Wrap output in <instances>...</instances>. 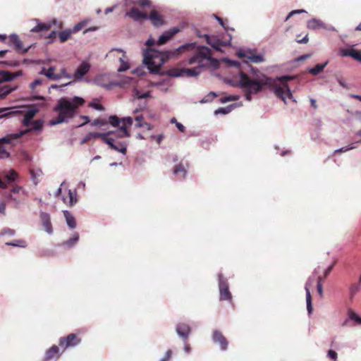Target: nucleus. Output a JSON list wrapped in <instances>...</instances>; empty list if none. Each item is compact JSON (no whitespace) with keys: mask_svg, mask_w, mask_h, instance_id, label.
<instances>
[{"mask_svg":"<svg viewBox=\"0 0 361 361\" xmlns=\"http://www.w3.org/2000/svg\"><path fill=\"white\" fill-rule=\"evenodd\" d=\"M360 288L361 285L360 283L353 284L350 288V295L353 296L356 294L360 290Z\"/></svg>","mask_w":361,"mask_h":361,"instance_id":"de8ad7c7","label":"nucleus"},{"mask_svg":"<svg viewBox=\"0 0 361 361\" xmlns=\"http://www.w3.org/2000/svg\"><path fill=\"white\" fill-rule=\"evenodd\" d=\"M237 99L236 97L234 96H228V97H224L221 98V103H226L230 101H235Z\"/></svg>","mask_w":361,"mask_h":361,"instance_id":"5fc2aeb1","label":"nucleus"},{"mask_svg":"<svg viewBox=\"0 0 361 361\" xmlns=\"http://www.w3.org/2000/svg\"><path fill=\"white\" fill-rule=\"evenodd\" d=\"M173 173L177 176L180 175V178H184L186 174V170L182 164H178L175 166Z\"/></svg>","mask_w":361,"mask_h":361,"instance_id":"4c0bfd02","label":"nucleus"},{"mask_svg":"<svg viewBox=\"0 0 361 361\" xmlns=\"http://www.w3.org/2000/svg\"><path fill=\"white\" fill-rule=\"evenodd\" d=\"M206 42L216 50H221V42L214 36L205 35Z\"/></svg>","mask_w":361,"mask_h":361,"instance_id":"bb28decb","label":"nucleus"},{"mask_svg":"<svg viewBox=\"0 0 361 361\" xmlns=\"http://www.w3.org/2000/svg\"><path fill=\"white\" fill-rule=\"evenodd\" d=\"M90 69V65L87 62H82L76 69L74 73V78L75 80H80L85 75Z\"/></svg>","mask_w":361,"mask_h":361,"instance_id":"aec40b11","label":"nucleus"},{"mask_svg":"<svg viewBox=\"0 0 361 361\" xmlns=\"http://www.w3.org/2000/svg\"><path fill=\"white\" fill-rule=\"evenodd\" d=\"M42 83V81L41 80L39 79H37V80H35L31 84H30V87L32 89H34L35 88V87H37V85H41Z\"/></svg>","mask_w":361,"mask_h":361,"instance_id":"69168bd1","label":"nucleus"},{"mask_svg":"<svg viewBox=\"0 0 361 361\" xmlns=\"http://www.w3.org/2000/svg\"><path fill=\"white\" fill-rule=\"evenodd\" d=\"M90 106L97 109V110H99V111H103L104 109V106L101 104H99V103H90Z\"/></svg>","mask_w":361,"mask_h":361,"instance_id":"4d7b16f0","label":"nucleus"},{"mask_svg":"<svg viewBox=\"0 0 361 361\" xmlns=\"http://www.w3.org/2000/svg\"><path fill=\"white\" fill-rule=\"evenodd\" d=\"M11 88H8V87H4L0 88V99L6 97L9 93L12 92Z\"/></svg>","mask_w":361,"mask_h":361,"instance_id":"37998d69","label":"nucleus"},{"mask_svg":"<svg viewBox=\"0 0 361 361\" xmlns=\"http://www.w3.org/2000/svg\"><path fill=\"white\" fill-rule=\"evenodd\" d=\"M135 5H137L142 8H149L151 6V1L149 0H135L133 1Z\"/></svg>","mask_w":361,"mask_h":361,"instance_id":"a19ab883","label":"nucleus"},{"mask_svg":"<svg viewBox=\"0 0 361 361\" xmlns=\"http://www.w3.org/2000/svg\"><path fill=\"white\" fill-rule=\"evenodd\" d=\"M170 52H161L154 49L147 48L143 54V62L151 72L157 73L168 60Z\"/></svg>","mask_w":361,"mask_h":361,"instance_id":"20e7f679","label":"nucleus"},{"mask_svg":"<svg viewBox=\"0 0 361 361\" xmlns=\"http://www.w3.org/2000/svg\"><path fill=\"white\" fill-rule=\"evenodd\" d=\"M110 135H114L116 137H117L116 130V131H108L106 133H101L99 138L106 144L109 145V147L115 151L121 152L125 154L126 153L127 149L126 147L122 146L119 147L114 144L115 140L113 137H110Z\"/></svg>","mask_w":361,"mask_h":361,"instance_id":"0eeeda50","label":"nucleus"},{"mask_svg":"<svg viewBox=\"0 0 361 361\" xmlns=\"http://www.w3.org/2000/svg\"><path fill=\"white\" fill-rule=\"evenodd\" d=\"M81 338L76 334H70L67 336L59 338V345L63 349L73 348L80 343Z\"/></svg>","mask_w":361,"mask_h":361,"instance_id":"6e6552de","label":"nucleus"},{"mask_svg":"<svg viewBox=\"0 0 361 361\" xmlns=\"http://www.w3.org/2000/svg\"><path fill=\"white\" fill-rule=\"evenodd\" d=\"M11 134L6 135L4 137L0 139V158L8 157L9 153L6 151L4 147V144H11L13 140H18V138H14L11 137Z\"/></svg>","mask_w":361,"mask_h":361,"instance_id":"6ab92c4d","label":"nucleus"},{"mask_svg":"<svg viewBox=\"0 0 361 361\" xmlns=\"http://www.w3.org/2000/svg\"><path fill=\"white\" fill-rule=\"evenodd\" d=\"M108 123H109L114 127H118L120 123H121V119H120L116 116H111L109 118Z\"/></svg>","mask_w":361,"mask_h":361,"instance_id":"58836bf2","label":"nucleus"},{"mask_svg":"<svg viewBox=\"0 0 361 361\" xmlns=\"http://www.w3.org/2000/svg\"><path fill=\"white\" fill-rule=\"evenodd\" d=\"M349 318L352 320L355 321L357 323L361 324V317H359L356 313H355L353 310H349L348 312Z\"/></svg>","mask_w":361,"mask_h":361,"instance_id":"a18cd8bd","label":"nucleus"},{"mask_svg":"<svg viewBox=\"0 0 361 361\" xmlns=\"http://www.w3.org/2000/svg\"><path fill=\"white\" fill-rule=\"evenodd\" d=\"M351 57L361 62V51L354 49H351Z\"/></svg>","mask_w":361,"mask_h":361,"instance_id":"c03bdc74","label":"nucleus"},{"mask_svg":"<svg viewBox=\"0 0 361 361\" xmlns=\"http://www.w3.org/2000/svg\"><path fill=\"white\" fill-rule=\"evenodd\" d=\"M305 12V10H294V11H292L291 12H290L288 13V15L287 16V17L285 19V21H287L292 16H293L294 14H296V13H304Z\"/></svg>","mask_w":361,"mask_h":361,"instance_id":"6e6d98bb","label":"nucleus"},{"mask_svg":"<svg viewBox=\"0 0 361 361\" xmlns=\"http://www.w3.org/2000/svg\"><path fill=\"white\" fill-rule=\"evenodd\" d=\"M85 103L83 98L77 96L73 98L61 97L53 109L54 112L58 113V116L50 121V124L54 126L68 122L77 114L79 107Z\"/></svg>","mask_w":361,"mask_h":361,"instance_id":"7ed1b4c3","label":"nucleus"},{"mask_svg":"<svg viewBox=\"0 0 361 361\" xmlns=\"http://www.w3.org/2000/svg\"><path fill=\"white\" fill-rule=\"evenodd\" d=\"M87 22H88V20H84L77 23L76 25H74V27H73V30H71V31L73 32V33L80 31L86 25Z\"/></svg>","mask_w":361,"mask_h":361,"instance_id":"79ce46f5","label":"nucleus"},{"mask_svg":"<svg viewBox=\"0 0 361 361\" xmlns=\"http://www.w3.org/2000/svg\"><path fill=\"white\" fill-rule=\"evenodd\" d=\"M38 111V109L36 108L30 109L26 111L22 121L23 125L26 127L30 126L31 125L32 119L35 116Z\"/></svg>","mask_w":361,"mask_h":361,"instance_id":"b1692460","label":"nucleus"},{"mask_svg":"<svg viewBox=\"0 0 361 361\" xmlns=\"http://www.w3.org/2000/svg\"><path fill=\"white\" fill-rule=\"evenodd\" d=\"M59 357V348L57 345H52L46 353L43 361H49L54 358Z\"/></svg>","mask_w":361,"mask_h":361,"instance_id":"5701e85b","label":"nucleus"},{"mask_svg":"<svg viewBox=\"0 0 361 361\" xmlns=\"http://www.w3.org/2000/svg\"><path fill=\"white\" fill-rule=\"evenodd\" d=\"M126 16L137 22H141L144 20H147L148 18V15L146 13L140 11L136 7L130 8L126 12Z\"/></svg>","mask_w":361,"mask_h":361,"instance_id":"9b49d317","label":"nucleus"},{"mask_svg":"<svg viewBox=\"0 0 361 361\" xmlns=\"http://www.w3.org/2000/svg\"><path fill=\"white\" fill-rule=\"evenodd\" d=\"M30 173L34 183L37 184L39 181V177L42 175V171L40 169H30Z\"/></svg>","mask_w":361,"mask_h":361,"instance_id":"473e14b6","label":"nucleus"},{"mask_svg":"<svg viewBox=\"0 0 361 361\" xmlns=\"http://www.w3.org/2000/svg\"><path fill=\"white\" fill-rule=\"evenodd\" d=\"M110 135H114L116 137H117L116 130V131H108L106 133H101L99 138L106 144L109 145V147L115 151L121 152L125 154L126 153L127 149L126 147L122 146L119 147L114 144L115 140L113 137H110Z\"/></svg>","mask_w":361,"mask_h":361,"instance_id":"423d86ee","label":"nucleus"},{"mask_svg":"<svg viewBox=\"0 0 361 361\" xmlns=\"http://www.w3.org/2000/svg\"><path fill=\"white\" fill-rule=\"evenodd\" d=\"M307 27L311 30H317L323 27L324 25L320 20L312 18L307 22Z\"/></svg>","mask_w":361,"mask_h":361,"instance_id":"2f4dec72","label":"nucleus"},{"mask_svg":"<svg viewBox=\"0 0 361 361\" xmlns=\"http://www.w3.org/2000/svg\"><path fill=\"white\" fill-rule=\"evenodd\" d=\"M0 213L3 215L6 214V204L3 202H0Z\"/></svg>","mask_w":361,"mask_h":361,"instance_id":"774afa93","label":"nucleus"},{"mask_svg":"<svg viewBox=\"0 0 361 361\" xmlns=\"http://www.w3.org/2000/svg\"><path fill=\"white\" fill-rule=\"evenodd\" d=\"M317 293L321 298L323 297V286L322 283H317Z\"/></svg>","mask_w":361,"mask_h":361,"instance_id":"680f3d73","label":"nucleus"},{"mask_svg":"<svg viewBox=\"0 0 361 361\" xmlns=\"http://www.w3.org/2000/svg\"><path fill=\"white\" fill-rule=\"evenodd\" d=\"M104 76H99L95 79V83L100 87L105 88L106 90H111L113 87L116 85L115 82H104Z\"/></svg>","mask_w":361,"mask_h":361,"instance_id":"a878e982","label":"nucleus"},{"mask_svg":"<svg viewBox=\"0 0 361 361\" xmlns=\"http://www.w3.org/2000/svg\"><path fill=\"white\" fill-rule=\"evenodd\" d=\"M310 286L308 282L306 283L305 285V290H306V302H307V309L308 312L310 314L312 312V297L310 291Z\"/></svg>","mask_w":361,"mask_h":361,"instance_id":"7c9ffc66","label":"nucleus"},{"mask_svg":"<svg viewBox=\"0 0 361 361\" xmlns=\"http://www.w3.org/2000/svg\"><path fill=\"white\" fill-rule=\"evenodd\" d=\"M300 35H298L297 36V42H298L299 44H306L309 41V39H308V35H306L302 39H300Z\"/></svg>","mask_w":361,"mask_h":361,"instance_id":"13d9d810","label":"nucleus"},{"mask_svg":"<svg viewBox=\"0 0 361 361\" xmlns=\"http://www.w3.org/2000/svg\"><path fill=\"white\" fill-rule=\"evenodd\" d=\"M101 133H89L80 141L82 145L86 144L92 139L99 138Z\"/></svg>","mask_w":361,"mask_h":361,"instance_id":"f704fd0d","label":"nucleus"},{"mask_svg":"<svg viewBox=\"0 0 361 361\" xmlns=\"http://www.w3.org/2000/svg\"><path fill=\"white\" fill-rule=\"evenodd\" d=\"M18 176V173L15 171H11L10 173L6 176V178L8 181H14Z\"/></svg>","mask_w":361,"mask_h":361,"instance_id":"8fccbe9b","label":"nucleus"},{"mask_svg":"<svg viewBox=\"0 0 361 361\" xmlns=\"http://www.w3.org/2000/svg\"><path fill=\"white\" fill-rule=\"evenodd\" d=\"M6 245L8 246L19 247L23 248L26 247L27 245L26 241L23 239H17L11 242H7L6 243Z\"/></svg>","mask_w":361,"mask_h":361,"instance_id":"72a5a7b5","label":"nucleus"},{"mask_svg":"<svg viewBox=\"0 0 361 361\" xmlns=\"http://www.w3.org/2000/svg\"><path fill=\"white\" fill-rule=\"evenodd\" d=\"M106 124H108V121H107V120H106L104 118H97V119L94 120L91 123V125L94 126H105Z\"/></svg>","mask_w":361,"mask_h":361,"instance_id":"49530a36","label":"nucleus"},{"mask_svg":"<svg viewBox=\"0 0 361 361\" xmlns=\"http://www.w3.org/2000/svg\"><path fill=\"white\" fill-rule=\"evenodd\" d=\"M135 120L136 121V126L138 128L144 127L145 126V121L144 118L142 116H137L135 118Z\"/></svg>","mask_w":361,"mask_h":361,"instance_id":"09e8293b","label":"nucleus"},{"mask_svg":"<svg viewBox=\"0 0 361 361\" xmlns=\"http://www.w3.org/2000/svg\"><path fill=\"white\" fill-rule=\"evenodd\" d=\"M239 76V85L244 90L245 99L248 101L252 99V94H257L262 91L264 86H268L271 89L274 94L284 103H286V98H293V94L287 84V81L291 79L289 76L277 78V80L281 82L282 85H277L275 81L264 75L251 78L246 73L241 71Z\"/></svg>","mask_w":361,"mask_h":361,"instance_id":"f257e3e1","label":"nucleus"},{"mask_svg":"<svg viewBox=\"0 0 361 361\" xmlns=\"http://www.w3.org/2000/svg\"><path fill=\"white\" fill-rule=\"evenodd\" d=\"M216 20L219 22L220 25L225 29L228 30V27L226 25L225 21L218 16H216Z\"/></svg>","mask_w":361,"mask_h":361,"instance_id":"338daca9","label":"nucleus"},{"mask_svg":"<svg viewBox=\"0 0 361 361\" xmlns=\"http://www.w3.org/2000/svg\"><path fill=\"white\" fill-rule=\"evenodd\" d=\"M172 355L171 350H168L164 355V357L161 359V361H168Z\"/></svg>","mask_w":361,"mask_h":361,"instance_id":"e2e57ef3","label":"nucleus"},{"mask_svg":"<svg viewBox=\"0 0 361 361\" xmlns=\"http://www.w3.org/2000/svg\"><path fill=\"white\" fill-rule=\"evenodd\" d=\"M51 23H39L33 28L31 29V32H39L44 31H48L51 29Z\"/></svg>","mask_w":361,"mask_h":361,"instance_id":"c756f323","label":"nucleus"},{"mask_svg":"<svg viewBox=\"0 0 361 361\" xmlns=\"http://www.w3.org/2000/svg\"><path fill=\"white\" fill-rule=\"evenodd\" d=\"M340 55L342 57L351 56V49H342L340 50Z\"/></svg>","mask_w":361,"mask_h":361,"instance_id":"864d4df0","label":"nucleus"},{"mask_svg":"<svg viewBox=\"0 0 361 361\" xmlns=\"http://www.w3.org/2000/svg\"><path fill=\"white\" fill-rule=\"evenodd\" d=\"M178 335L182 338L183 341L188 339L189 335L191 332L190 326L185 323H179L176 328Z\"/></svg>","mask_w":361,"mask_h":361,"instance_id":"4468645a","label":"nucleus"},{"mask_svg":"<svg viewBox=\"0 0 361 361\" xmlns=\"http://www.w3.org/2000/svg\"><path fill=\"white\" fill-rule=\"evenodd\" d=\"M55 68L49 67L47 70L43 68L41 71V74L45 75L50 80H59L61 78V74H56L54 73Z\"/></svg>","mask_w":361,"mask_h":361,"instance_id":"393cba45","label":"nucleus"},{"mask_svg":"<svg viewBox=\"0 0 361 361\" xmlns=\"http://www.w3.org/2000/svg\"><path fill=\"white\" fill-rule=\"evenodd\" d=\"M44 121L42 119L36 120L31 122L32 127L25 130H20L16 133H11V137L14 138H20L23 135H26L31 131L41 132L43 128Z\"/></svg>","mask_w":361,"mask_h":361,"instance_id":"1a4fd4ad","label":"nucleus"},{"mask_svg":"<svg viewBox=\"0 0 361 361\" xmlns=\"http://www.w3.org/2000/svg\"><path fill=\"white\" fill-rule=\"evenodd\" d=\"M336 262H334L331 266H329L325 271H324V278H326L328 276V275L331 273V271H332L334 265H335Z\"/></svg>","mask_w":361,"mask_h":361,"instance_id":"bf43d9fd","label":"nucleus"},{"mask_svg":"<svg viewBox=\"0 0 361 361\" xmlns=\"http://www.w3.org/2000/svg\"><path fill=\"white\" fill-rule=\"evenodd\" d=\"M61 199L68 207H73L78 202L76 190H68L67 195H63Z\"/></svg>","mask_w":361,"mask_h":361,"instance_id":"f3484780","label":"nucleus"},{"mask_svg":"<svg viewBox=\"0 0 361 361\" xmlns=\"http://www.w3.org/2000/svg\"><path fill=\"white\" fill-rule=\"evenodd\" d=\"M212 339L215 343L219 345L221 350H227L228 341L221 331L218 330L214 331L212 334Z\"/></svg>","mask_w":361,"mask_h":361,"instance_id":"f8f14e48","label":"nucleus"},{"mask_svg":"<svg viewBox=\"0 0 361 361\" xmlns=\"http://www.w3.org/2000/svg\"><path fill=\"white\" fill-rule=\"evenodd\" d=\"M72 34H73V32L70 29L65 30L63 31L60 32L59 34L60 41L61 42H66L71 37Z\"/></svg>","mask_w":361,"mask_h":361,"instance_id":"e433bc0d","label":"nucleus"},{"mask_svg":"<svg viewBox=\"0 0 361 361\" xmlns=\"http://www.w3.org/2000/svg\"><path fill=\"white\" fill-rule=\"evenodd\" d=\"M185 51H192V55L189 59L188 63L192 65L198 63V66L193 68L172 69L169 71V75L173 77L187 76L194 77L198 75L202 68L214 67L219 66L217 59L212 56V51L204 46H197L196 43H190L180 47L176 51L178 54Z\"/></svg>","mask_w":361,"mask_h":361,"instance_id":"f03ea898","label":"nucleus"},{"mask_svg":"<svg viewBox=\"0 0 361 361\" xmlns=\"http://www.w3.org/2000/svg\"><path fill=\"white\" fill-rule=\"evenodd\" d=\"M121 122L123 126L116 130L117 137L119 138L130 137V135L127 128L133 124V118L130 116L125 117L121 119Z\"/></svg>","mask_w":361,"mask_h":361,"instance_id":"9d476101","label":"nucleus"},{"mask_svg":"<svg viewBox=\"0 0 361 361\" xmlns=\"http://www.w3.org/2000/svg\"><path fill=\"white\" fill-rule=\"evenodd\" d=\"M180 32V29L178 27H173L166 32H164L159 38L157 44L159 45L166 43L171 39L176 34Z\"/></svg>","mask_w":361,"mask_h":361,"instance_id":"a211bd4d","label":"nucleus"},{"mask_svg":"<svg viewBox=\"0 0 361 361\" xmlns=\"http://www.w3.org/2000/svg\"><path fill=\"white\" fill-rule=\"evenodd\" d=\"M15 233H16V231L9 228H5L1 231V235H14Z\"/></svg>","mask_w":361,"mask_h":361,"instance_id":"3c124183","label":"nucleus"},{"mask_svg":"<svg viewBox=\"0 0 361 361\" xmlns=\"http://www.w3.org/2000/svg\"><path fill=\"white\" fill-rule=\"evenodd\" d=\"M218 282L220 300H227L231 302L232 295L229 290L228 283L227 279L222 274H218Z\"/></svg>","mask_w":361,"mask_h":361,"instance_id":"39448f33","label":"nucleus"},{"mask_svg":"<svg viewBox=\"0 0 361 361\" xmlns=\"http://www.w3.org/2000/svg\"><path fill=\"white\" fill-rule=\"evenodd\" d=\"M230 112V109L228 108H219L216 111H215V114H226Z\"/></svg>","mask_w":361,"mask_h":361,"instance_id":"052dcab7","label":"nucleus"},{"mask_svg":"<svg viewBox=\"0 0 361 361\" xmlns=\"http://www.w3.org/2000/svg\"><path fill=\"white\" fill-rule=\"evenodd\" d=\"M7 51H0V57L2 58L5 56ZM13 76L7 71H0V81H9L13 80Z\"/></svg>","mask_w":361,"mask_h":361,"instance_id":"c85d7f7f","label":"nucleus"},{"mask_svg":"<svg viewBox=\"0 0 361 361\" xmlns=\"http://www.w3.org/2000/svg\"><path fill=\"white\" fill-rule=\"evenodd\" d=\"M40 220L46 232L48 233L49 234L52 233L53 228L51 223L50 215L46 212H41Z\"/></svg>","mask_w":361,"mask_h":361,"instance_id":"412c9836","label":"nucleus"},{"mask_svg":"<svg viewBox=\"0 0 361 361\" xmlns=\"http://www.w3.org/2000/svg\"><path fill=\"white\" fill-rule=\"evenodd\" d=\"M154 27H160L164 24V20L162 16L157 11L152 9L149 15H148V18Z\"/></svg>","mask_w":361,"mask_h":361,"instance_id":"2eb2a0df","label":"nucleus"},{"mask_svg":"<svg viewBox=\"0 0 361 361\" xmlns=\"http://www.w3.org/2000/svg\"><path fill=\"white\" fill-rule=\"evenodd\" d=\"M238 56L240 58H247L253 63H260L264 61V58L261 55L254 54L251 52L238 51Z\"/></svg>","mask_w":361,"mask_h":361,"instance_id":"4be33fe9","label":"nucleus"},{"mask_svg":"<svg viewBox=\"0 0 361 361\" xmlns=\"http://www.w3.org/2000/svg\"><path fill=\"white\" fill-rule=\"evenodd\" d=\"M354 147H341L338 149H336L335 150L334 152V154H337V153H340V152H347L351 149H353Z\"/></svg>","mask_w":361,"mask_h":361,"instance_id":"0e129e2a","label":"nucleus"},{"mask_svg":"<svg viewBox=\"0 0 361 361\" xmlns=\"http://www.w3.org/2000/svg\"><path fill=\"white\" fill-rule=\"evenodd\" d=\"M79 239V234L78 233H74L73 236L63 243L64 245L68 247H72Z\"/></svg>","mask_w":361,"mask_h":361,"instance_id":"ea45409f","label":"nucleus"},{"mask_svg":"<svg viewBox=\"0 0 361 361\" xmlns=\"http://www.w3.org/2000/svg\"><path fill=\"white\" fill-rule=\"evenodd\" d=\"M327 357L334 361H336L338 355L336 351L333 350H329L327 353Z\"/></svg>","mask_w":361,"mask_h":361,"instance_id":"603ef678","label":"nucleus"},{"mask_svg":"<svg viewBox=\"0 0 361 361\" xmlns=\"http://www.w3.org/2000/svg\"><path fill=\"white\" fill-rule=\"evenodd\" d=\"M327 63L328 62H325L323 64H317L314 68L309 70V73H310L313 75H317L324 70Z\"/></svg>","mask_w":361,"mask_h":361,"instance_id":"c9c22d12","label":"nucleus"},{"mask_svg":"<svg viewBox=\"0 0 361 361\" xmlns=\"http://www.w3.org/2000/svg\"><path fill=\"white\" fill-rule=\"evenodd\" d=\"M63 215L68 227L70 228H75L76 227V221L75 217L67 210L63 211Z\"/></svg>","mask_w":361,"mask_h":361,"instance_id":"cd10ccee","label":"nucleus"},{"mask_svg":"<svg viewBox=\"0 0 361 361\" xmlns=\"http://www.w3.org/2000/svg\"><path fill=\"white\" fill-rule=\"evenodd\" d=\"M8 44L10 45H13L15 47L16 51L18 52L26 53L29 49V48L23 49V42L20 39L19 37L16 35H11L9 37Z\"/></svg>","mask_w":361,"mask_h":361,"instance_id":"dca6fc26","label":"nucleus"},{"mask_svg":"<svg viewBox=\"0 0 361 361\" xmlns=\"http://www.w3.org/2000/svg\"><path fill=\"white\" fill-rule=\"evenodd\" d=\"M116 52L118 54H122L121 56H119L118 59L121 63V66L118 68V72H124L129 69V63H128V59L126 54V53L122 50L119 49H112L110 51V54Z\"/></svg>","mask_w":361,"mask_h":361,"instance_id":"ddd939ff","label":"nucleus"}]
</instances>
